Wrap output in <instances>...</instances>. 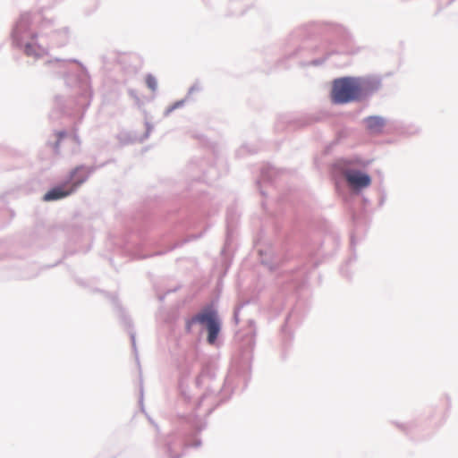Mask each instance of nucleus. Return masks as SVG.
Here are the masks:
<instances>
[{"label": "nucleus", "instance_id": "39448f33", "mask_svg": "<svg viewBox=\"0 0 458 458\" xmlns=\"http://www.w3.org/2000/svg\"><path fill=\"white\" fill-rule=\"evenodd\" d=\"M384 123V120L380 117L371 116L366 119L367 127L372 131L380 130Z\"/></svg>", "mask_w": 458, "mask_h": 458}, {"label": "nucleus", "instance_id": "7ed1b4c3", "mask_svg": "<svg viewBox=\"0 0 458 458\" xmlns=\"http://www.w3.org/2000/svg\"><path fill=\"white\" fill-rule=\"evenodd\" d=\"M86 181V176L81 175L80 179L74 181L70 183L69 182H64L61 185L55 186L49 190L43 197L45 201H53L57 200L63 198H65L72 193H73L76 189Z\"/></svg>", "mask_w": 458, "mask_h": 458}, {"label": "nucleus", "instance_id": "0eeeda50", "mask_svg": "<svg viewBox=\"0 0 458 458\" xmlns=\"http://www.w3.org/2000/svg\"><path fill=\"white\" fill-rule=\"evenodd\" d=\"M145 81H146V84L147 86L151 89V90H156L157 89V80L156 78L153 76V75H147L146 76V79H145Z\"/></svg>", "mask_w": 458, "mask_h": 458}, {"label": "nucleus", "instance_id": "423d86ee", "mask_svg": "<svg viewBox=\"0 0 458 458\" xmlns=\"http://www.w3.org/2000/svg\"><path fill=\"white\" fill-rule=\"evenodd\" d=\"M81 175H85L87 177V173L85 172V169L82 166L76 167L70 174V178L67 182L70 183L73 182L74 181H77L81 177Z\"/></svg>", "mask_w": 458, "mask_h": 458}, {"label": "nucleus", "instance_id": "20e7f679", "mask_svg": "<svg viewBox=\"0 0 458 458\" xmlns=\"http://www.w3.org/2000/svg\"><path fill=\"white\" fill-rule=\"evenodd\" d=\"M344 176L352 190L364 189L371 183L370 176L360 170L346 169L344 171Z\"/></svg>", "mask_w": 458, "mask_h": 458}, {"label": "nucleus", "instance_id": "f257e3e1", "mask_svg": "<svg viewBox=\"0 0 458 458\" xmlns=\"http://www.w3.org/2000/svg\"><path fill=\"white\" fill-rule=\"evenodd\" d=\"M361 85L359 80L344 78L335 81L332 89V100L335 104H344L360 98Z\"/></svg>", "mask_w": 458, "mask_h": 458}, {"label": "nucleus", "instance_id": "f03ea898", "mask_svg": "<svg viewBox=\"0 0 458 458\" xmlns=\"http://www.w3.org/2000/svg\"><path fill=\"white\" fill-rule=\"evenodd\" d=\"M194 322H199L207 326L208 331V342L210 344H215L220 331V325L216 319V313L212 310H205L198 314L191 322L188 323V329H190L191 323Z\"/></svg>", "mask_w": 458, "mask_h": 458}, {"label": "nucleus", "instance_id": "6e6552de", "mask_svg": "<svg viewBox=\"0 0 458 458\" xmlns=\"http://www.w3.org/2000/svg\"><path fill=\"white\" fill-rule=\"evenodd\" d=\"M25 53L28 55H38L39 54L36 53L34 51V47L32 45H26L25 47Z\"/></svg>", "mask_w": 458, "mask_h": 458}]
</instances>
